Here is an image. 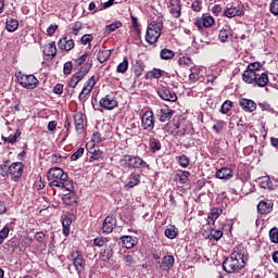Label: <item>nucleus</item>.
<instances>
[{"mask_svg": "<svg viewBox=\"0 0 278 278\" xmlns=\"http://www.w3.org/2000/svg\"><path fill=\"white\" fill-rule=\"evenodd\" d=\"M223 268L226 273H236V270L244 268L242 254L238 252L231 253L230 256L223 262Z\"/></svg>", "mask_w": 278, "mask_h": 278, "instance_id": "1", "label": "nucleus"}, {"mask_svg": "<svg viewBox=\"0 0 278 278\" xmlns=\"http://www.w3.org/2000/svg\"><path fill=\"white\" fill-rule=\"evenodd\" d=\"M66 179H68V174L64 173L63 168L53 167L48 172V181H50V188H62Z\"/></svg>", "mask_w": 278, "mask_h": 278, "instance_id": "2", "label": "nucleus"}, {"mask_svg": "<svg viewBox=\"0 0 278 278\" xmlns=\"http://www.w3.org/2000/svg\"><path fill=\"white\" fill-rule=\"evenodd\" d=\"M164 25L160 22H152L148 25V29L146 33V41L148 45H155L157 40H160V36H162V29Z\"/></svg>", "mask_w": 278, "mask_h": 278, "instance_id": "3", "label": "nucleus"}, {"mask_svg": "<svg viewBox=\"0 0 278 278\" xmlns=\"http://www.w3.org/2000/svg\"><path fill=\"white\" fill-rule=\"evenodd\" d=\"M1 170H7L13 181H17L23 176L24 165L21 162L12 163L9 167L8 164L0 165Z\"/></svg>", "mask_w": 278, "mask_h": 278, "instance_id": "4", "label": "nucleus"}, {"mask_svg": "<svg viewBox=\"0 0 278 278\" xmlns=\"http://www.w3.org/2000/svg\"><path fill=\"white\" fill-rule=\"evenodd\" d=\"M16 77H17V81H20V86H22V88H25L26 90H34L38 88V84H40L38 78H36V76L31 74L26 75V74L20 73Z\"/></svg>", "mask_w": 278, "mask_h": 278, "instance_id": "5", "label": "nucleus"}, {"mask_svg": "<svg viewBox=\"0 0 278 278\" xmlns=\"http://www.w3.org/2000/svg\"><path fill=\"white\" fill-rule=\"evenodd\" d=\"M122 164L129 166L130 168H149V164L144 162L140 156H131L126 154L121 160Z\"/></svg>", "mask_w": 278, "mask_h": 278, "instance_id": "6", "label": "nucleus"}, {"mask_svg": "<svg viewBox=\"0 0 278 278\" xmlns=\"http://www.w3.org/2000/svg\"><path fill=\"white\" fill-rule=\"evenodd\" d=\"M141 127L144 131H153L155 128V114H153V111H146L141 115Z\"/></svg>", "mask_w": 278, "mask_h": 278, "instance_id": "7", "label": "nucleus"}, {"mask_svg": "<svg viewBox=\"0 0 278 278\" xmlns=\"http://www.w3.org/2000/svg\"><path fill=\"white\" fill-rule=\"evenodd\" d=\"M71 257L75 270L78 273V275H81V273H84V268H86V261L84 260V255L79 251H74L71 254Z\"/></svg>", "mask_w": 278, "mask_h": 278, "instance_id": "8", "label": "nucleus"}, {"mask_svg": "<svg viewBox=\"0 0 278 278\" xmlns=\"http://www.w3.org/2000/svg\"><path fill=\"white\" fill-rule=\"evenodd\" d=\"M100 108L102 110L112 111L115 110V108H118V101H116V98L112 94H108L104 98L100 99L99 101Z\"/></svg>", "mask_w": 278, "mask_h": 278, "instance_id": "9", "label": "nucleus"}, {"mask_svg": "<svg viewBox=\"0 0 278 278\" xmlns=\"http://www.w3.org/2000/svg\"><path fill=\"white\" fill-rule=\"evenodd\" d=\"M157 94L163 101H169V103H175V101H177V93L168 87L159 88Z\"/></svg>", "mask_w": 278, "mask_h": 278, "instance_id": "10", "label": "nucleus"}, {"mask_svg": "<svg viewBox=\"0 0 278 278\" xmlns=\"http://www.w3.org/2000/svg\"><path fill=\"white\" fill-rule=\"evenodd\" d=\"M224 16L227 18H233L236 16H244V10L240 7H233L228 4L227 8L224 10Z\"/></svg>", "mask_w": 278, "mask_h": 278, "instance_id": "11", "label": "nucleus"}, {"mask_svg": "<svg viewBox=\"0 0 278 278\" xmlns=\"http://www.w3.org/2000/svg\"><path fill=\"white\" fill-rule=\"evenodd\" d=\"M239 105L243 112H255L257 110V103L251 99L241 98L239 100Z\"/></svg>", "mask_w": 278, "mask_h": 278, "instance_id": "12", "label": "nucleus"}, {"mask_svg": "<svg viewBox=\"0 0 278 278\" xmlns=\"http://www.w3.org/2000/svg\"><path fill=\"white\" fill-rule=\"evenodd\" d=\"M114 227H116V218L114 216H106L102 224L103 233H112L114 231Z\"/></svg>", "mask_w": 278, "mask_h": 278, "instance_id": "13", "label": "nucleus"}, {"mask_svg": "<svg viewBox=\"0 0 278 278\" xmlns=\"http://www.w3.org/2000/svg\"><path fill=\"white\" fill-rule=\"evenodd\" d=\"M169 13L174 18L181 16V0H169Z\"/></svg>", "mask_w": 278, "mask_h": 278, "instance_id": "14", "label": "nucleus"}, {"mask_svg": "<svg viewBox=\"0 0 278 278\" xmlns=\"http://www.w3.org/2000/svg\"><path fill=\"white\" fill-rule=\"evenodd\" d=\"M58 47L62 51H71V50L75 49V41L73 39L68 38L67 36H65L59 40Z\"/></svg>", "mask_w": 278, "mask_h": 278, "instance_id": "15", "label": "nucleus"}, {"mask_svg": "<svg viewBox=\"0 0 278 278\" xmlns=\"http://www.w3.org/2000/svg\"><path fill=\"white\" fill-rule=\"evenodd\" d=\"M92 68V62H87L80 70L79 72H76L72 77L75 78L76 81H81L88 73H90V70Z\"/></svg>", "mask_w": 278, "mask_h": 278, "instance_id": "16", "label": "nucleus"}, {"mask_svg": "<svg viewBox=\"0 0 278 278\" xmlns=\"http://www.w3.org/2000/svg\"><path fill=\"white\" fill-rule=\"evenodd\" d=\"M174 114H175V111L170 109H161L159 111V121L161 123H167V121H170L173 118Z\"/></svg>", "mask_w": 278, "mask_h": 278, "instance_id": "17", "label": "nucleus"}, {"mask_svg": "<svg viewBox=\"0 0 278 278\" xmlns=\"http://www.w3.org/2000/svg\"><path fill=\"white\" fill-rule=\"evenodd\" d=\"M175 266V257L173 255H166L162 258L160 268L162 270H168Z\"/></svg>", "mask_w": 278, "mask_h": 278, "instance_id": "18", "label": "nucleus"}, {"mask_svg": "<svg viewBox=\"0 0 278 278\" xmlns=\"http://www.w3.org/2000/svg\"><path fill=\"white\" fill-rule=\"evenodd\" d=\"M121 240L123 242V247L125 249H134L136 244H138V238L131 237V236H123L121 237Z\"/></svg>", "mask_w": 278, "mask_h": 278, "instance_id": "19", "label": "nucleus"}, {"mask_svg": "<svg viewBox=\"0 0 278 278\" xmlns=\"http://www.w3.org/2000/svg\"><path fill=\"white\" fill-rule=\"evenodd\" d=\"M268 74L262 73V74H256V79L254 81L255 86L258 88H266L268 86Z\"/></svg>", "mask_w": 278, "mask_h": 278, "instance_id": "20", "label": "nucleus"}, {"mask_svg": "<svg viewBox=\"0 0 278 278\" xmlns=\"http://www.w3.org/2000/svg\"><path fill=\"white\" fill-rule=\"evenodd\" d=\"M215 176L217 179H231V177H233V172L229 167H223L216 172Z\"/></svg>", "mask_w": 278, "mask_h": 278, "instance_id": "21", "label": "nucleus"}, {"mask_svg": "<svg viewBox=\"0 0 278 278\" xmlns=\"http://www.w3.org/2000/svg\"><path fill=\"white\" fill-rule=\"evenodd\" d=\"M43 54L48 58H55L58 55V48L55 47V42H50L43 47Z\"/></svg>", "mask_w": 278, "mask_h": 278, "instance_id": "22", "label": "nucleus"}, {"mask_svg": "<svg viewBox=\"0 0 278 278\" xmlns=\"http://www.w3.org/2000/svg\"><path fill=\"white\" fill-rule=\"evenodd\" d=\"M74 123L75 128L78 134H81L84 131V114L76 113L74 114Z\"/></svg>", "mask_w": 278, "mask_h": 278, "instance_id": "23", "label": "nucleus"}, {"mask_svg": "<svg viewBox=\"0 0 278 278\" xmlns=\"http://www.w3.org/2000/svg\"><path fill=\"white\" fill-rule=\"evenodd\" d=\"M257 73L251 70H245L242 74V79L245 84H255Z\"/></svg>", "mask_w": 278, "mask_h": 278, "instance_id": "24", "label": "nucleus"}, {"mask_svg": "<svg viewBox=\"0 0 278 278\" xmlns=\"http://www.w3.org/2000/svg\"><path fill=\"white\" fill-rule=\"evenodd\" d=\"M149 147L152 153H157V151L162 149V142H160V139H156L153 136H150Z\"/></svg>", "mask_w": 278, "mask_h": 278, "instance_id": "25", "label": "nucleus"}, {"mask_svg": "<svg viewBox=\"0 0 278 278\" xmlns=\"http://www.w3.org/2000/svg\"><path fill=\"white\" fill-rule=\"evenodd\" d=\"M114 255V251L112 250V247H105L101 252H100V260L102 262H110L112 260V256Z\"/></svg>", "mask_w": 278, "mask_h": 278, "instance_id": "26", "label": "nucleus"}, {"mask_svg": "<svg viewBox=\"0 0 278 278\" xmlns=\"http://www.w3.org/2000/svg\"><path fill=\"white\" fill-rule=\"evenodd\" d=\"M260 214H270L273 212V204L266 201H261L257 205Z\"/></svg>", "mask_w": 278, "mask_h": 278, "instance_id": "27", "label": "nucleus"}, {"mask_svg": "<svg viewBox=\"0 0 278 278\" xmlns=\"http://www.w3.org/2000/svg\"><path fill=\"white\" fill-rule=\"evenodd\" d=\"M125 266H128L129 268H134L138 262V256L134 254V252L127 254L124 258Z\"/></svg>", "mask_w": 278, "mask_h": 278, "instance_id": "28", "label": "nucleus"}, {"mask_svg": "<svg viewBox=\"0 0 278 278\" xmlns=\"http://www.w3.org/2000/svg\"><path fill=\"white\" fill-rule=\"evenodd\" d=\"M63 203L65 205H74V203H77V195H75V192H68L63 195Z\"/></svg>", "mask_w": 278, "mask_h": 278, "instance_id": "29", "label": "nucleus"}, {"mask_svg": "<svg viewBox=\"0 0 278 278\" xmlns=\"http://www.w3.org/2000/svg\"><path fill=\"white\" fill-rule=\"evenodd\" d=\"M164 233L168 238V240H175V238L179 236V230L177 229V227L172 225L170 227L165 229Z\"/></svg>", "mask_w": 278, "mask_h": 278, "instance_id": "30", "label": "nucleus"}, {"mask_svg": "<svg viewBox=\"0 0 278 278\" xmlns=\"http://www.w3.org/2000/svg\"><path fill=\"white\" fill-rule=\"evenodd\" d=\"M18 29V20L9 17L7 18V30L12 33Z\"/></svg>", "mask_w": 278, "mask_h": 278, "instance_id": "31", "label": "nucleus"}, {"mask_svg": "<svg viewBox=\"0 0 278 278\" xmlns=\"http://www.w3.org/2000/svg\"><path fill=\"white\" fill-rule=\"evenodd\" d=\"M218 38H219L220 42H227V40H229V38H231V28H229V26H227L226 28H223L219 31Z\"/></svg>", "mask_w": 278, "mask_h": 278, "instance_id": "32", "label": "nucleus"}, {"mask_svg": "<svg viewBox=\"0 0 278 278\" xmlns=\"http://www.w3.org/2000/svg\"><path fill=\"white\" fill-rule=\"evenodd\" d=\"M71 225H73V219L68 216H65L62 220L63 233L65 236H68V233H71Z\"/></svg>", "mask_w": 278, "mask_h": 278, "instance_id": "33", "label": "nucleus"}, {"mask_svg": "<svg viewBox=\"0 0 278 278\" xmlns=\"http://www.w3.org/2000/svg\"><path fill=\"white\" fill-rule=\"evenodd\" d=\"M112 52L110 50H100L98 53V61L103 64L110 60Z\"/></svg>", "mask_w": 278, "mask_h": 278, "instance_id": "34", "label": "nucleus"}, {"mask_svg": "<svg viewBox=\"0 0 278 278\" xmlns=\"http://www.w3.org/2000/svg\"><path fill=\"white\" fill-rule=\"evenodd\" d=\"M160 58L161 60H173V58H175V51L164 48L160 52Z\"/></svg>", "mask_w": 278, "mask_h": 278, "instance_id": "35", "label": "nucleus"}, {"mask_svg": "<svg viewBox=\"0 0 278 278\" xmlns=\"http://www.w3.org/2000/svg\"><path fill=\"white\" fill-rule=\"evenodd\" d=\"M128 68H129V59H127V56H124L123 62L119 63L116 67V73L125 74L127 73Z\"/></svg>", "mask_w": 278, "mask_h": 278, "instance_id": "36", "label": "nucleus"}, {"mask_svg": "<svg viewBox=\"0 0 278 278\" xmlns=\"http://www.w3.org/2000/svg\"><path fill=\"white\" fill-rule=\"evenodd\" d=\"M18 138H21V130H16L14 135H10L9 137H3V142H8L9 144H14Z\"/></svg>", "mask_w": 278, "mask_h": 278, "instance_id": "37", "label": "nucleus"}, {"mask_svg": "<svg viewBox=\"0 0 278 278\" xmlns=\"http://www.w3.org/2000/svg\"><path fill=\"white\" fill-rule=\"evenodd\" d=\"M138 184H140V175L131 174L129 177V181L126 185V188H135V186H138Z\"/></svg>", "mask_w": 278, "mask_h": 278, "instance_id": "38", "label": "nucleus"}, {"mask_svg": "<svg viewBox=\"0 0 278 278\" xmlns=\"http://www.w3.org/2000/svg\"><path fill=\"white\" fill-rule=\"evenodd\" d=\"M220 214H223V208L213 207L211 210V213L208 214V219L212 220L213 223H216V220H218V216H220Z\"/></svg>", "mask_w": 278, "mask_h": 278, "instance_id": "39", "label": "nucleus"}, {"mask_svg": "<svg viewBox=\"0 0 278 278\" xmlns=\"http://www.w3.org/2000/svg\"><path fill=\"white\" fill-rule=\"evenodd\" d=\"M134 73L136 77H140L142 73H144V65L142 64V61H137L134 65Z\"/></svg>", "mask_w": 278, "mask_h": 278, "instance_id": "40", "label": "nucleus"}, {"mask_svg": "<svg viewBox=\"0 0 278 278\" xmlns=\"http://www.w3.org/2000/svg\"><path fill=\"white\" fill-rule=\"evenodd\" d=\"M89 153L91 154L90 160L99 161L103 160V151L101 150H96V149H90Z\"/></svg>", "mask_w": 278, "mask_h": 278, "instance_id": "41", "label": "nucleus"}, {"mask_svg": "<svg viewBox=\"0 0 278 278\" xmlns=\"http://www.w3.org/2000/svg\"><path fill=\"white\" fill-rule=\"evenodd\" d=\"M162 77V70L154 68L148 74H146V79H160Z\"/></svg>", "mask_w": 278, "mask_h": 278, "instance_id": "42", "label": "nucleus"}, {"mask_svg": "<svg viewBox=\"0 0 278 278\" xmlns=\"http://www.w3.org/2000/svg\"><path fill=\"white\" fill-rule=\"evenodd\" d=\"M232 106L233 102H231L230 100H226L220 106L222 114H228Z\"/></svg>", "mask_w": 278, "mask_h": 278, "instance_id": "43", "label": "nucleus"}, {"mask_svg": "<svg viewBox=\"0 0 278 278\" xmlns=\"http://www.w3.org/2000/svg\"><path fill=\"white\" fill-rule=\"evenodd\" d=\"M97 86V80H94V76H91L83 87L85 90H89V92H92V88Z\"/></svg>", "mask_w": 278, "mask_h": 278, "instance_id": "44", "label": "nucleus"}, {"mask_svg": "<svg viewBox=\"0 0 278 278\" xmlns=\"http://www.w3.org/2000/svg\"><path fill=\"white\" fill-rule=\"evenodd\" d=\"M10 236V227L4 226L1 230H0V244H3V242H5V239Z\"/></svg>", "mask_w": 278, "mask_h": 278, "instance_id": "45", "label": "nucleus"}, {"mask_svg": "<svg viewBox=\"0 0 278 278\" xmlns=\"http://www.w3.org/2000/svg\"><path fill=\"white\" fill-rule=\"evenodd\" d=\"M178 163L181 168H188V166H190V159L186 154H182L179 156Z\"/></svg>", "mask_w": 278, "mask_h": 278, "instance_id": "46", "label": "nucleus"}, {"mask_svg": "<svg viewBox=\"0 0 278 278\" xmlns=\"http://www.w3.org/2000/svg\"><path fill=\"white\" fill-rule=\"evenodd\" d=\"M210 237H211V240H216V242H218V240H220V238H223V230L212 229Z\"/></svg>", "mask_w": 278, "mask_h": 278, "instance_id": "47", "label": "nucleus"}, {"mask_svg": "<svg viewBox=\"0 0 278 278\" xmlns=\"http://www.w3.org/2000/svg\"><path fill=\"white\" fill-rule=\"evenodd\" d=\"M269 239L274 244H278V228H271L269 230Z\"/></svg>", "mask_w": 278, "mask_h": 278, "instance_id": "48", "label": "nucleus"}, {"mask_svg": "<svg viewBox=\"0 0 278 278\" xmlns=\"http://www.w3.org/2000/svg\"><path fill=\"white\" fill-rule=\"evenodd\" d=\"M90 92L88 89H84L80 91L78 99L81 103H86V101H88V97H90Z\"/></svg>", "mask_w": 278, "mask_h": 278, "instance_id": "49", "label": "nucleus"}, {"mask_svg": "<svg viewBox=\"0 0 278 278\" xmlns=\"http://www.w3.org/2000/svg\"><path fill=\"white\" fill-rule=\"evenodd\" d=\"M261 188H264V190H270L273 188V181H270V178L265 177L261 182H260Z\"/></svg>", "mask_w": 278, "mask_h": 278, "instance_id": "50", "label": "nucleus"}, {"mask_svg": "<svg viewBox=\"0 0 278 278\" xmlns=\"http://www.w3.org/2000/svg\"><path fill=\"white\" fill-rule=\"evenodd\" d=\"M61 190L65 189L67 192H75V186L73 185L72 181H63V186L59 187Z\"/></svg>", "mask_w": 278, "mask_h": 278, "instance_id": "51", "label": "nucleus"}, {"mask_svg": "<svg viewBox=\"0 0 278 278\" xmlns=\"http://www.w3.org/2000/svg\"><path fill=\"white\" fill-rule=\"evenodd\" d=\"M46 238H47V235H45V232H42V231L35 233V240H37V242H39V244H45V247H47V243H45Z\"/></svg>", "mask_w": 278, "mask_h": 278, "instance_id": "52", "label": "nucleus"}, {"mask_svg": "<svg viewBox=\"0 0 278 278\" xmlns=\"http://www.w3.org/2000/svg\"><path fill=\"white\" fill-rule=\"evenodd\" d=\"M94 247H105L108 244V238L98 237L93 240Z\"/></svg>", "mask_w": 278, "mask_h": 278, "instance_id": "53", "label": "nucleus"}, {"mask_svg": "<svg viewBox=\"0 0 278 278\" xmlns=\"http://www.w3.org/2000/svg\"><path fill=\"white\" fill-rule=\"evenodd\" d=\"M203 5V1L201 0H194L191 4V9L193 12H201L202 7Z\"/></svg>", "mask_w": 278, "mask_h": 278, "instance_id": "54", "label": "nucleus"}, {"mask_svg": "<svg viewBox=\"0 0 278 278\" xmlns=\"http://www.w3.org/2000/svg\"><path fill=\"white\" fill-rule=\"evenodd\" d=\"M90 55V52H85L83 55H80L78 59L75 60L76 66H81L86 60H88V56Z\"/></svg>", "mask_w": 278, "mask_h": 278, "instance_id": "55", "label": "nucleus"}, {"mask_svg": "<svg viewBox=\"0 0 278 278\" xmlns=\"http://www.w3.org/2000/svg\"><path fill=\"white\" fill-rule=\"evenodd\" d=\"M262 68V64L258 62L250 63L247 67L248 71H251L252 73H257Z\"/></svg>", "mask_w": 278, "mask_h": 278, "instance_id": "56", "label": "nucleus"}, {"mask_svg": "<svg viewBox=\"0 0 278 278\" xmlns=\"http://www.w3.org/2000/svg\"><path fill=\"white\" fill-rule=\"evenodd\" d=\"M119 27H123V23L121 22H115L105 26V28L111 33L116 31V29H119Z\"/></svg>", "mask_w": 278, "mask_h": 278, "instance_id": "57", "label": "nucleus"}, {"mask_svg": "<svg viewBox=\"0 0 278 278\" xmlns=\"http://www.w3.org/2000/svg\"><path fill=\"white\" fill-rule=\"evenodd\" d=\"M63 73H64V75H71V73H73V62L67 61L63 65Z\"/></svg>", "mask_w": 278, "mask_h": 278, "instance_id": "58", "label": "nucleus"}, {"mask_svg": "<svg viewBox=\"0 0 278 278\" xmlns=\"http://www.w3.org/2000/svg\"><path fill=\"white\" fill-rule=\"evenodd\" d=\"M84 155V148H79L76 152H74L71 156L72 162H77L79 157Z\"/></svg>", "mask_w": 278, "mask_h": 278, "instance_id": "59", "label": "nucleus"}, {"mask_svg": "<svg viewBox=\"0 0 278 278\" xmlns=\"http://www.w3.org/2000/svg\"><path fill=\"white\" fill-rule=\"evenodd\" d=\"M202 25L203 27H212V25H214V17L205 16L202 18Z\"/></svg>", "mask_w": 278, "mask_h": 278, "instance_id": "60", "label": "nucleus"}, {"mask_svg": "<svg viewBox=\"0 0 278 278\" xmlns=\"http://www.w3.org/2000/svg\"><path fill=\"white\" fill-rule=\"evenodd\" d=\"M213 129L216 131V134H220L223 129H225V122L224 121L216 122V124L213 126Z\"/></svg>", "mask_w": 278, "mask_h": 278, "instance_id": "61", "label": "nucleus"}, {"mask_svg": "<svg viewBox=\"0 0 278 278\" xmlns=\"http://www.w3.org/2000/svg\"><path fill=\"white\" fill-rule=\"evenodd\" d=\"M269 10L271 12V14H274L275 16H278V0H273L270 5H269Z\"/></svg>", "mask_w": 278, "mask_h": 278, "instance_id": "62", "label": "nucleus"}, {"mask_svg": "<svg viewBox=\"0 0 278 278\" xmlns=\"http://www.w3.org/2000/svg\"><path fill=\"white\" fill-rule=\"evenodd\" d=\"M81 27H84V24H83L81 22H75V23L73 24V27H72V29H73V35H74V36H77V34H79V30L81 29Z\"/></svg>", "mask_w": 278, "mask_h": 278, "instance_id": "63", "label": "nucleus"}, {"mask_svg": "<svg viewBox=\"0 0 278 278\" xmlns=\"http://www.w3.org/2000/svg\"><path fill=\"white\" fill-rule=\"evenodd\" d=\"M130 18L132 23V28L135 29V31H137V34H140V25L138 24V17L130 15Z\"/></svg>", "mask_w": 278, "mask_h": 278, "instance_id": "64", "label": "nucleus"}]
</instances>
